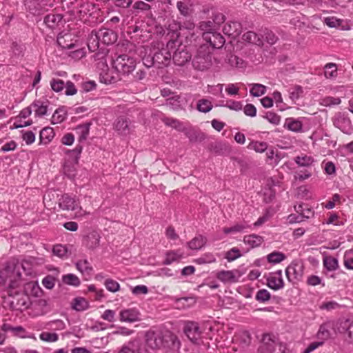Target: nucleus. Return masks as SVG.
I'll list each match as a JSON object with an SVG mask.
<instances>
[{"mask_svg":"<svg viewBox=\"0 0 353 353\" xmlns=\"http://www.w3.org/2000/svg\"><path fill=\"white\" fill-rule=\"evenodd\" d=\"M146 346L151 349V352L161 347H168L172 350H179L181 346L180 341L174 334L161 330L148 331L145 335Z\"/></svg>","mask_w":353,"mask_h":353,"instance_id":"obj_1","label":"nucleus"},{"mask_svg":"<svg viewBox=\"0 0 353 353\" xmlns=\"http://www.w3.org/2000/svg\"><path fill=\"white\" fill-rule=\"evenodd\" d=\"M193 67L198 70H205L212 65V52L208 44H202L198 48L192 60Z\"/></svg>","mask_w":353,"mask_h":353,"instance_id":"obj_2","label":"nucleus"},{"mask_svg":"<svg viewBox=\"0 0 353 353\" xmlns=\"http://www.w3.org/2000/svg\"><path fill=\"white\" fill-rule=\"evenodd\" d=\"M14 266L12 262H6L4 268L0 270V287H6L8 289V295L12 296V290L19 287V281L14 274Z\"/></svg>","mask_w":353,"mask_h":353,"instance_id":"obj_3","label":"nucleus"},{"mask_svg":"<svg viewBox=\"0 0 353 353\" xmlns=\"http://www.w3.org/2000/svg\"><path fill=\"white\" fill-rule=\"evenodd\" d=\"M33 261V259H23L21 261L17 259H12L8 261L14 263V271H13V274L16 279L19 281V286L22 284L23 281L26 280L25 276H28L32 274Z\"/></svg>","mask_w":353,"mask_h":353,"instance_id":"obj_4","label":"nucleus"},{"mask_svg":"<svg viewBox=\"0 0 353 353\" xmlns=\"http://www.w3.org/2000/svg\"><path fill=\"white\" fill-rule=\"evenodd\" d=\"M113 68L119 73L128 74L136 66V60L128 54H121L113 60Z\"/></svg>","mask_w":353,"mask_h":353,"instance_id":"obj_5","label":"nucleus"},{"mask_svg":"<svg viewBox=\"0 0 353 353\" xmlns=\"http://www.w3.org/2000/svg\"><path fill=\"white\" fill-rule=\"evenodd\" d=\"M259 350L261 353H284L285 347L277 343L274 336L264 334Z\"/></svg>","mask_w":353,"mask_h":353,"instance_id":"obj_6","label":"nucleus"},{"mask_svg":"<svg viewBox=\"0 0 353 353\" xmlns=\"http://www.w3.org/2000/svg\"><path fill=\"white\" fill-rule=\"evenodd\" d=\"M334 125L347 134L353 133V126L347 114L345 112H337L332 118Z\"/></svg>","mask_w":353,"mask_h":353,"instance_id":"obj_7","label":"nucleus"},{"mask_svg":"<svg viewBox=\"0 0 353 353\" xmlns=\"http://www.w3.org/2000/svg\"><path fill=\"white\" fill-rule=\"evenodd\" d=\"M183 332L188 339L194 344H199L201 341L202 331L196 322H187L184 326Z\"/></svg>","mask_w":353,"mask_h":353,"instance_id":"obj_8","label":"nucleus"},{"mask_svg":"<svg viewBox=\"0 0 353 353\" xmlns=\"http://www.w3.org/2000/svg\"><path fill=\"white\" fill-rule=\"evenodd\" d=\"M304 266L302 263L293 261L285 269V274L290 282L300 281L303 275Z\"/></svg>","mask_w":353,"mask_h":353,"instance_id":"obj_9","label":"nucleus"},{"mask_svg":"<svg viewBox=\"0 0 353 353\" xmlns=\"http://www.w3.org/2000/svg\"><path fill=\"white\" fill-rule=\"evenodd\" d=\"M172 54L168 48H162L156 52L151 58V61L154 62L157 68L167 66L170 63Z\"/></svg>","mask_w":353,"mask_h":353,"instance_id":"obj_10","label":"nucleus"},{"mask_svg":"<svg viewBox=\"0 0 353 353\" xmlns=\"http://www.w3.org/2000/svg\"><path fill=\"white\" fill-rule=\"evenodd\" d=\"M34 108L36 117H42L44 115V101L42 100H35L30 106L23 108L19 113V117L26 119L28 117Z\"/></svg>","mask_w":353,"mask_h":353,"instance_id":"obj_11","label":"nucleus"},{"mask_svg":"<svg viewBox=\"0 0 353 353\" xmlns=\"http://www.w3.org/2000/svg\"><path fill=\"white\" fill-rule=\"evenodd\" d=\"M241 274L239 270H221L216 273V277L223 283H234L239 281Z\"/></svg>","mask_w":353,"mask_h":353,"instance_id":"obj_12","label":"nucleus"},{"mask_svg":"<svg viewBox=\"0 0 353 353\" xmlns=\"http://www.w3.org/2000/svg\"><path fill=\"white\" fill-rule=\"evenodd\" d=\"M203 38L207 42L206 44L212 48H221L225 42L224 37L215 32H203Z\"/></svg>","mask_w":353,"mask_h":353,"instance_id":"obj_13","label":"nucleus"},{"mask_svg":"<svg viewBox=\"0 0 353 353\" xmlns=\"http://www.w3.org/2000/svg\"><path fill=\"white\" fill-rule=\"evenodd\" d=\"M267 285L274 290H279L284 287V281L281 270L270 273L267 278Z\"/></svg>","mask_w":353,"mask_h":353,"instance_id":"obj_14","label":"nucleus"},{"mask_svg":"<svg viewBox=\"0 0 353 353\" xmlns=\"http://www.w3.org/2000/svg\"><path fill=\"white\" fill-rule=\"evenodd\" d=\"M119 353H153L146 347V345L133 341L123 346Z\"/></svg>","mask_w":353,"mask_h":353,"instance_id":"obj_15","label":"nucleus"},{"mask_svg":"<svg viewBox=\"0 0 353 353\" xmlns=\"http://www.w3.org/2000/svg\"><path fill=\"white\" fill-rule=\"evenodd\" d=\"M59 205L63 210H76L80 208L79 201L68 194L61 196Z\"/></svg>","mask_w":353,"mask_h":353,"instance_id":"obj_16","label":"nucleus"},{"mask_svg":"<svg viewBox=\"0 0 353 353\" xmlns=\"http://www.w3.org/2000/svg\"><path fill=\"white\" fill-rule=\"evenodd\" d=\"M21 285H23V291L28 296L39 297L43 294V291L37 281H31Z\"/></svg>","mask_w":353,"mask_h":353,"instance_id":"obj_17","label":"nucleus"},{"mask_svg":"<svg viewBox=\"0 0 353 353\" xmlns=\"http://www.w3.org/2000/svg\"><path fill=\"white\" fill-rule=\"evenodd\" d=\"M114 128L121 134H128L132 130L131 121L126 117H120L115 121Z\"/></svg>","mask_w":353,"mask_h":353,"instance_id":"obj_18","label":"nucleus"},{"mask_svg":"<svg viewBox=\"0 0 353 353\" xmlns=\"http://www.w3.org/2000/svg\"><path fill=\"white\" fill-rule=\"evenodd\" d=\"M98 39L101 43L105 45H110L117 41V34L111 30L102 28L97 31Z\"/></svg>","mask_w":353,"mask_h":353,"instance_id":"obj_19","label":"nucleus"},{"mask_svg":"<svg viewBox=\"0 0 353 353\" xmlns=\"http://www.w3.org/2000/svg\"><path fill=\"white\" fill-rule=\"evenodd\" d=\"M334 329V323L332 321H326L320 325L319 331L316 334L318 339L324 343L325 341L329 339L332 335V330Z\"/></svg>","mask_w":353,"mask_h":353,"instance_id":"obj_20","label":"nucleus"},{"mask_svg":"<svg viewBox=\"0 0 353 353\" xmlns=\"http://www.w3.org/2000/svg\"><path fill=\"white\" fill-rule=\"evenodd\" d=\"M172 57L176 65H183L191 59V54L185 49L178 48Z\"/></svg>","mask_w":353,"mask_h":353,"instance_id":"obj_21","label":"nucleus"},{"mask_svg":"<svg viewBox=\"0 0 353 353\" xmlns=\"http://www.w3.org/2000/svg\"><path fill=\"white\" fill-rule=\"evenodd\" d=\"M140 314L135 308L126 309L120 312V321L132 323L140 319Z\"/></svg>","mask_w":353,"mask_h":353,"instance_id":"obj_22","label":"nucleus"},{"mask_svg":"<svg viewBox=\"0 0 353 353\" xmlns=\"http://www.w3.org/2000/svg\"><path fill=\"white\" fill-rule=\"evenodd\" d=\"M100 235L96 231L90 232L84 239V245L90 250H94L99 245Z\"/></svg>","mask_w":353,"mask_h":353,"instance_id":"obj_23","label":"nucleus"},{"mask_svg":"<svg viewBox=\"0 0 353 353\" xmlns=\"http://www.w3.org/2000/svg\"><path fill=\"white\" fill-rule=\"evenodd\" d=\"M242 30L241 24L238 21H230L226 23L223 28V32L225 34L236 37L239 36Z\"/></svg>","mask_w":353,"mask_h":353,"instance_id":"obj_24","label":"nucleus"},{"mask_svg":"<svg viewBox=\"0 0 353 353\" xmlns=\"http://www.w3.org/2000/svg\"><path fill=\"white\" fill-rule=\"evenodd\" d=\"M71 38V34L60 32L57 37V43L62 48L70 49L74 46Z\"/></svg>","mask_w":353,"mask_h":353,"instance_id":"obj_25","label":"nucleus"},{"mask_svg":"<svg viewBox=\"0 0 353 353\" xmlns=\"http://www.w3.org/2000/svg\"><path fill=\"white\" fill-rule=\"evenodd\" d=\"M46 269L52 272V274L46 276V288L52 289L57 281L59 270L56 268H53L52 265L46 266Z\"/></svg>","mask_w":353,"mask_h":353,"instance_id":"obj_26","label":"nucleus"},{"mask_svg":"<svg viewBox=\"0 0 353 353\" xmlns=\"http://www.w3.org/2000/svg\"><path fill=\"white\" fill-rule=\"evenodd\" d=\"M176 7L181 14L185 17L190 15L193 12V5L190 0L179 1Z\"/></svg>","mask_w":353,"mask_h":353,"instance_id":"obj_27","label":"nucleus"},{"mask_svg":"<svg viewBox=\"0 0 353 353\" xmlns=\"http://www.w3.org/2000/svg\"><path fill=\"white\" fill-rule=\"evenodd\" d=\"M242 39L250 43L255 44L256 46L263 45L262 38L253 31H248L244 33L242 36Z\"/></svg>","mask_w":353,"mask_h":353,"instance_id":"obj_28","label":"nucleus"},{"mask_svg":"<svg viewBox=\"0 0 353 353\" xmlns=\"http://www.w3.org/2000/svg\"><path fill=\"white\" fill-rule=\"evenodd\" d=\"M77 269L85 276L90 277L92 274L93 268L88 260H81L75 264Z\"/></svg>","mask_w":353,"mask_h":353,"instance_id":"obj_29","label":"nucleus"},{"mask_svg":"<svg viewBox=\"0 0 353 353\" xmlns=\"http://www.w3.org/2000/svg\"><path fill=\"white\" fill-rule=\"evenodd\" d=\"M43 0H32L29 1V10L31 14L36 17H40L44 12L43 5L41 3Z\"/></svg>","mask_w":353,"mask_h":353,"instance_id":"obj_30","label":"nucleus"},{"mask_svg":"<svg viewBox=\"0 0 353 353\" xmlns=\"http://www.w3.org/2000/svg\"><path fill=\"white\" fill-rule=\"evenodd\" d=\"M243 242L250 245L251 248H256L263 242V238L257 234L245 235L243 238Z\"/></svg>","mask_w":353,"mask_h":353,"instance_id":"obj_31","label":"nucleus"},{"mask_svg":"<svg viewBox=\"0 0 353 353\" xmlns=\"http://www.w3.org/2000/svg\"><path fill=\"white\" fill-rule=\"evenodd\" d=\"M339 330L340 332L346 334L349 339L353 341V321L345 320L342 321Z\"/></svg>","mask_w":353,"mask_h":353,"instance_id":"obj_32","label":"nucleus"},{"mask_svg":"<svg viewBox=\"0 0 353 353\" xmlns=\"http://www.w3.org/2000/svg\"><path fill=\"white\" fill-rule=\"evenodd\" d=\"M72 307L73 310L78 312L84 311L89 307V303L84 298L77 297L72 301Z\"/></svg>","mask_w":353,"mask_h":353,"instance_id":"obj_33","label":"nucleus"},{"mask_svg":"<svg viewBox=\"0 0 353 353\" xmlns=\"http://www.w3.org/2000/svg\"><path fill=\"white\" fill-rule=\"evenodd\" d=\"M165 125L176 129L179 132L185 131V126L179 120L171 117H165L163 119Z\"/></svg>","mask_w":353,"mask_h":353,"instance_id":"obj_34","label":"nucleus"},{"mask_svg":"<svg viewBox=\"0 0 353 353\" xmlns=\"http://www.w3.org/2000/svg\"><path fill=\"white\" fill-rule=\"evenodd\" d=\"M324 75L327 79H334L338 75L337 66L335 63H328L324 67Z\"/></svg>","mask_w":353,"mask_h":353,"instance_id":"obj_35","label":"nucleus"},{"mask_svg":"<svg viewBox=\"0 0 353 353\" xmlns=\"http://www.w3.org/2000/svg\"><path fill=\"white\" fill-rule=\"evenodd\" d=\"M182 257L183 253L180 251H170L166 254L163 263L165 265H170L173 262L179 261Z\"/></svg>","mask_w":353,"mask_h":353,"instance_id":"obj_36","label":"nucleus"},{"mask_svg":"<svg viewBox=\"0 0 353 353\" xmlns=\"http://www.w3.org/2000/svg\"><path fill=\"white\" fill-rule=\"evenodd\" d=\"M248 148L262 153L267 150L268 143L264 141H252L248 145Z\"/></svg>","mask_w":353,"mask_h":353,"instance_id":"obj_37","label":"nucleus"},{"mask_svg":"<svg viewBox=\"0 0 353 353\" xmlns=\"http://www.w3.org/2000/svg\"><path fill=\"white\" fill-rule=\"evenodd\" d=\"M206 243V239L201 235L194 237L188 243V246L192 250H199Z\"/></svg>","mask_w":353,"mask_h":353,"instance_id":"obj_38","label":"nucleus"},{"mask_svg":"<svg viewBox=\"0 0 353 353\" xmlns=\"http://www.w3.org/2000/svg\"><path fill=\"white\" fill-rule=\"evenodd\" d=\"M228 63L233 68H243L245 67V61L234 54H230L228 56Z\"/></svg>","mask_w":353,"mask_h":353,"instance_id":"obj_39","label":"nucleus"},{"mask_svg":"<svg viewBox=\"0 0 353 353\" xmlns=\"http://www.w3.org/2000/svg\"><path fill=\"white\" fill-rule=\"evenodd\" d=\"M60 14H49L46 15V26L50 28H54L61 21Z\"/></svg>","mask_w":353,"mask_h":353,"instance_id":"obj_40","label":"nucleus"},{"mask_svg":"<svg viewBox=\"0 0 353 353\" xmlns=\"http://www.w3.org/2000/svg\"><path fill=\"white\" fill-rule=\"evenodd\" d=\"M97 31H92L91 34L88 39V46L92 51H95L99 48L100 39H98Z\"/></svg>","mask_w":353,"mask_h":353,"instance_id":"obj_41","label":"nucleus"},{"mask_svg":"<svg viewBox=\"0 0 353 353\" xmlns=\"http://www.w3.org/2000/svg\"><path fill=\"white\" fill-rule=\"evenodd\" d=\"M213 105L210 101L202 99L198 101L196 104V109L201 112L207 113L210 112Z\"/></svg>","mask_w":353,"mask_h":353,"instance_id":"obj_42","label":"nucleus"},{"mask_svg":"<svg viewBox=\"0 0 353 353\" xmlns=\"http://www.w3.org/2000/svg\"><path fill=\"white\" fill-rule=\"evenodd\" d=\"M323 265L329 271L336 270L339 267L338 260L332 256H326L323 259Z\"/></svg>","mask_w":353,"mask_h":353,"instance_id":"obj_43","label":"nucleus"},{"mask_svg":"<svg viewBox=\"0 0 353 353\" xmlns=\"http://www.w3.org/2000/svg\"><path fill=\"white\" fill-rule=\"evenodd\" d=\"M62 281L64 283L73 286H79L81 283V281L77 276L74 274H68L63 275L62 277Z\"/></svg>","mask_w":353,"mask_h":353,"instance_id":"obj_44","label":"nucleus"},{"mask_svg":"<svg viewBox=\"0 0 353 353\" xmlns=\"http://www.w3.org/2000/svg\"><path fill=\"white\" fill-rule=\"evenodd\" d=\"M295 162L299 166L308 167L312 164L314 159L312 157L304 154L296 157Z\"/></svg>","mask_w":353,"mask_h":353,"instance_id":"obj_45","label":"nucleus"},{"mask_svg":"<svg viewBox=\"0 0 353 353\" xmlns=\"http://www.w3.org/2000/svg\"><path fill=\"white\" fill-rule=\"evenodd\" d=\"M285 125L288 130L296 132H301L303 127L301 121L293 119H288Z\"/></svg>","mask_w":353,"mask_h":353,"instance_id":"obj_46","label":"nucleus"},{"mask_svg":"<svg viewBox=\"0 0 353 353\" xmlns=\"http://www.w3.org/2000/svg\"><path fill=\"white\" fill-rule=\"evenodd\" d=\"M290 98L292 101L299 99L303 92V88L300 85H295L288 90Z\"/></svg>","mask_w":353,"mask_h":353,"instance_id":"obj_47","label":"nucleus"},{"mask_svg":"<svg viewBox=\"0 0 353 353\" xmlns=\"http://www.w3.org/2000/svg\"><path fill=\"white\" fill-rule=\"evenodd\" d=\"M266 92V87L262 84L254 83L252 85V88L250 92L254 97H260L264 94Z\"/></svg>","mask_w":353,"mask_h":353,"instance_id":"obj_48","label":"nucleus"},{"mask_svg":"<svg viewBox=\"0 0 353 353\" xmlns=\"http://www.w3.org/2000/svg\"><path fill=\"white\" fill-rule=\"evenodd\" d=\"M268 261L272 263H279L285 259V255L279 252H273L267 256Z\"/></svg>","mask_w":353,"mask_h":353,"instance_id":"obj_49","label":"nucleus"},{"mask_svg":"<svg viewBox=\"0 0 353 353\" xmlns=\"http://www.w3.org/2000/svg\"><path fill=\"white\" fill-rule=\"evenodd\" d=\"M119 77L111 74L110 71L104 72L100 74V80L105 84H111L117 81Z\"/></svg>","mask_w":353,"mask_h":353,"instance_id":"obj_50","label":"nucleus"},{"mask_svg":"<svg viewBox=\"0 0 353 353\" xmlns=\"http://www.w3.org/2000/svg\"><path fill=\"white\" fill-rule=\"evenodd\" d=\"M270 298V293L265 289L259 290L255 295L256 300L260 303H265L268 301Z\"/></svg>","mask_w":353,"mask_h":353,"instance_id":"obj_51","label":"nucleus"},{"mask_svg":"<svg viewBox=\"0 0 353 353\" xmlns=\"http://www.w3.org/2000/svg\"><path fill=\"white\" fill-rule=\"evenodd\" d=\"M90 124L86 123L77 126L76 130L79 134V141L85 140L88 136Z\"/></svg>","mask_w":353,"mask_h":353,"instance_id":"obj_52","label":"nucleus"},{"mask_svg":"<svg viewBox=\"0 0 353 353\" xmlns=\"http://www.w3.org/2000/svg\"><path fill=\"white\" fill-rule=\"evenodd\" d=\"M65 110L61 108L57 109L52 116V122L53 123H61L65 119Z\"/></svg>","mask_w":353,"mask_h":353,"instance_id":"obj_53","label":"nucleus"},{"mask_svg":"<svg viewBox=\"0 0 353 353\" xmlns=\"http://www.w3.org/2000/svg\"><path fill=\"white\" fill-rule=\"evenodd\" d=\"M241 256V252L237 248H232L225 253V258L228 261H232Z\"/></svg>","mask_w":353,"mask_h":353,"instance_id":"obj_54","label":"nucleus"},{"mask_svg":"<svg viewBox=\"0 0 353 353\" xmlns=\"http://www.w3.org/2000/svg\"><path fill=\"white\" fill-rule=\"evenodd\" d=\"M50 85L54 91L59 92L63 91V90L64 89L65 83L63 80L59 79H53L50 81Z\"/></svg>","mask_w":353,"mask_h":353,"instance_id":"obj_55","label":"nucleus"},{"mask_svg":"<svg viewBox=\"0 0 353 353\" xmlns=\"http://www.w3.org/2000/svg\"><path fill=\"white\" fill-rule=\"evenodd\" d=\"M105 285L107 290L112 292H116L119 291L120 288L119 283L111 279H108L105 281Z\"/></svg>","mask_w":353,"mask_h":353,"instance_id":"obj_56","label":"nucleus"},{"mask_svg":"<svg viewBox=\"0 0 353 353\" xmlns=\"http://www.w3.org/2000/svg\"><path fill=\"white\" fill-rule=\"evenodd\" d=\"M67 252V248L60 244L54 245L52 248L53 254L59 257H63L66 255Z\"/></svg>","mask_w":353,"mask_h":353,"instance_id":"obj_57","label":"nucleus"},{"mask_svg":"<svg viewBox=\"0 0 353 353\" xmlns=\"http://www.w3.org/2000/svg\"><path fill=\"white\" fill-rule=\"evenodd\" d=\"M270 123L274 125H278L280 123L281 118L276 113L268 112L264 117Z\"/></svg>","mask_w":353,"mask_h":353,"instance_id":"obj_58","label":"nucleus"},{"mask_svg":"<svg viewBox=\"0 0 353 353\" xmlns=\"http://www.w3.org/2000/svg\"><path fill=\"white\" fill-rule=\"evenodd\" d=\"M344 265L350 270H353V256L351 250L345 252L344 256Z\"/></svg>","mask_w":353,"mask_h":353,"instance_id":"obj_59","label":"nucleus"},{"mask_svg":"<svg viewBox=\"0 0 353 353\" xmlns=\"http://www.w3.org/2000/svg\"><path fill=\"white\" fill-rule=\"evenodd\" d=\"M266 154L268 159L272 161L270 162V164L277 165L279 163L281 157L278 154H275L273 150H269Z\"/></svg>","mask_w":353,"mask_h":353,"instance_id":"obj_60","label":"nucleus"},{"mask_svg":"<svg viewBox=\"0 0 353 353\" xmlns=\"http://www.w3.org/2000/svg\"><path fill=\"white\" fill-rule=\"evenodd\" d=\"M64 88H65V94L67 96H72L77 92V90L75 88L74 84L70 81L66 82Z\"/></svg>","mask_w":353,"mask_h":353,"instance_id":"obj_61","label":"nucleus"},{"mask_svg":"<svg viewBox=\"0 0 353 353\" xmlns=\"http://www.w3.org/2000/svg\"><path fill=\"white\" fill-rule=\"evenodd\" d=\"M212 14H213L212 23L214 26H215V25L220 26L221 23H223L225 21V17L223 14L219 12H213Z\"/></svg>","mask_w":353,"mask_h":353,"instance_id":"obj_62","label":"nucleus"},{"mask_svg":"<svg viewBox=\"0 0 353 353\" xmlns=\"http://www.w3.org/2000/svg\"><path fill=\"white\" fill-rule=\"evenodd\" d=\"M182 132H184L190 141H196L199 135L196 130L193 129H188L186 128H185V131H183Z\"/></svg>","mask_w":353,"mask_h":353,"instance_id":"obj_63","label":"nucleus"},{"mask_svg":"<svg viewBox=\"0 0 353 353\" xmlns=\"http://www.w3.org/2000/svg\"><path fill=\"white\" fill-rule=\"evenodd\" d=\"M132 8L134 10L147 11L150 9V6L142 1H137L133 4Z\"/></svg>","mask_w":353,"mask_h":353,"instance_id":"obj_64","label":"nucleus"}]
</instances>
